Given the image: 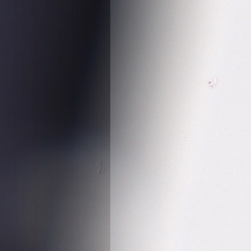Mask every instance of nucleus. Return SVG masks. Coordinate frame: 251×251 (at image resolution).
Wrapping results in <instances>:
<instances>
[{"mask_svg":"<svg viewBox=\"0 0 251 251\" xmlns=\"http://www.w3.org/2000/svg\"><path fill=\"white\" fill-rule=\"evenodd\" d=\"M108 79L109 80V74H108Z\"/></svg>","mask_w":251,"mask_h":251,"instance_id":"nucleus-2","label":"nucleus"},{"mask_svg":"<svg viewBox=\"0 0 251 251\" xmlns=\"http://www.w3.org/2000/svg\"><path fill=\"white\" fill-rule=\"evenodd\" d=\"M104 7L103 9V15L101 21V57L104 60L107 59V70L109 73V0H104Z\"/></svg>","mask_w":251,"mask_h":251,"instance_id":"nucleus-1","label":"nucleus"}]
</instances>
